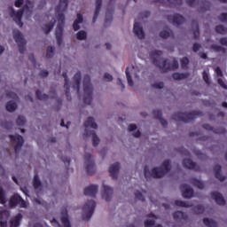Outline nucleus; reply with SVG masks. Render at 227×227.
<instances>
[{
	"label": "nucleus",
	"mask_w": 227,
	"mask_h": 227,
	"mask_svg": "<svg viewBox=\"0 0 227 227\" xmlns=\"http://www.w3.org/2000/svg\"><path fill=\"white\" fill-rule=\"evenodd\" d=\"M68 8V0H59V4L55 8L58 13V26L55 30L57 43L61 46L63 43V29L65 27V12Z\"/></svg>",
	"instance_id": "obj_1"
},
{
	"label": "nucleus",
	"mask_w": 227,
	"mask_h": 227,
	"mask_svg": "<svg viewBox=\"0 0 227 227\" xmlns=\"http://www.w3.org/2000/svg\"><path fill=\"white\" fill-rule=\"evenodd\" d=\"M153 65L158 67L162 72H169V70H176L178 68V60L174 59L172 63L168 59H162V51L154 50L150 53Z\"/></svg>",
	"instance_id": "obj_2"
},
{
	"label": "nucleus",
	"mask_w": 227,
	"mask_h": 227,
	"mask_svg": "<svg viewBox=\"0 0 227 227\" xmlns=\"http://www.w3.org/2000/svg\"><path fill=\"white\" fill-rule=\"evenodd\" d=\"M171 171V161L169 160H166L161 164V167H156L152 169V172H150V169L148 168V166L144 167V176L146 178V180H149V178H162L164 175L167 173H169Z\"/></svg>",
	"instance_id": "obj_3"
},
{
	"label": "nucleus",
	"mask_w": 227,
	"mask_h": 227,
	"mask_svg": "<svg viewBox=\"0 0 227 227\" xmlns=\"http://www.w3.org/2000/svg\"><path fill=\"white\" fill-rule=\"evenodd\" d=\"M84 127H85V132L83 136L85 137H92V145L93 146H98L100 144V138H98V136H97V133H95V130H90L88 129H98L97 122H95V119L93 117H89L87 121L84 122Z\"/></svg>",
	"instance_id": "obj_4"
},
{
	"label": "nucleus",
	"mask_w": 227,
	"mask_h": 227,
	"mask_svg": "<svg viewBox=\"0 0 227 227\" xmlns=\"http://www.w3.org/2000/svg\"><path fill=\"white\" fill-rule=\"evenodd\" d=\"M203 116V113L200 111H193L191 113H181L177 112L173 114V120L176 121H183L184 123H191V121H194L196 118H200Z\"/></svg>",
	"instance_id": "obj_5"
},
{
	"label": "nucleus",
	"mask_w": 227,
	"mask_h": 227,
	"mask_svg": "<svg viewBox=\"0 0 227 227\" xmlns=\"http://www.w3.org/2000/svg\"><path fill=\"white\" fill-rule=\"evenodd\" d=\"M83 104L90 106L93 100V86L91 85V78L89 74L83 77Z\"/></svg>",
	"instance_id": "obj_6"
},
{
	"label": "nucleus",
	"mask_w": 227,
	"mask_h": 227,
	"mask_svg": "<svg viewBox=\"0 0 227 227\" xmlns=\"http://www.w3.org/2000/svg\"><path fill=\"white\" fill-rule=\"evenodd\" d=\"M96 207H97V203L93 200H88L85 203V205L82 207V210L83 212V215H82L83 221H90L91 219V216L95 213Z\"/></svg>",
	"instance_id": "obj_7"
},
{
	"label": "nucleus",
	"mask_w": 227,
	"mask_h": 227,
	"mask_svg": "<svg viewBox=\"0 0 227 227\" xmlns=\"http://www.w3.org/2000/svg\"><path fill=\"white\" fill-rule=\"evenodd\" d=\"M25 10H29V7L26 5L24 8L19 10L18 12H15V9H13V7H9L12 19H13L14 22H16V24L20 26V27H22L24 26V23L22 22V15H24Z\"/></svg>",
	"instance_id": "obj_8"
},
{
	"label": "nucleus",
	"mask_w": 227,
	"mask_h": 227,
	"mask_svg": "<svg viewBox=\"0 0 227 227\" xmlns=\"http://www.w3.org/2000/svg\"><path fill=\"white\" fill-rule=\"evenodd\" d=\"M13 38L16 43H18L20 54H24L26 52V39H24L22 32L19 29L13 30Z\"/></svg>",
	"instance_id": "obj_9"
},
{
	"label": "nucleus",
	"mask_w": 227,
	"mask_h": 227,
	"mask_svg": "<svg viewBox=\"0 0 227 227\" xmlns=\"http://www.w3.org/2000/svg\"><path fill=\"white\" fill-rule=\"evenodd\" d=\"M84 164L87 175H93L96 171L95 169V160H93V156L91 154L85 153L84 154Z\"/></svg>",
	"instance_id": "obj_10"
},
{
	"label": "nucleus",
	"mask_w": 227,
	"mask_h": 227,
	"mask_svg": "<svg viewBox=\"0 0 227 227\" xmlns=\"http://www.w3.org/2000/svg\"><path fill=\"white\" fill-rule=\"evenodd\" d=\"M21 207V208H26V200L20 197L19 194L12 195L9 200V207L10 208H13L14 207Z\"/></svg>",
	"instance_id": "obj_11"
},
{
	"label": "nucleus",
	"mask_w": 227,
	"mask_h": 227,
	"mask_svg": "<svg viewBox=\"0 0 227 227\" xmlns=\"http://www.w3.org/2000/svg\"><path fill=\"white\" fill-rule=\"evenodd\" d=\"M9 137L12 143H15V141L17 142L14 146V152L15 153H19L20 148H22V145H24V137L20 135H9Z\"/></svg>",
	"instance_id": "obj_12"
},
{
	"label": "nucleus",
	"mask_w": 227,
	"mask_h": 227,
	"mask_svg": "<svg viewBox=\"0 0 227 227\" xmlns=\"http://www.w3.org/2000/svg\"><path fill=\"white\" fill-rule=\"evenodd\" d=\"M180 190L183 195V198H185L186 200H190V198H192L194 196V190L189 186V184H183L180 186Z\"/></svg>",
	"instance_id": "obj_13"
},
{
	"label": "nucleus",
	"mask_w": 227,
	"mask_h": 227,
	"mask_svg": "<svg viewBox=\"0 0 227 227\" xmlns=\"http://www.w3.org/2000/svg\"><path fill=\"white\" fill-rule=\"evenodd\" d=\"M168 20L174 26H182L185 22V18L180 14L168 15Z\"/></svg>",
	"instance_id": "obj_14"
},
{
	"label": "nucleus",
	"mask_w": 227,
	"mask_h": 227,
	"mask_svg": "<svg viewBox=\"0 0 227 227\" xmlns=\"http://www.w3.org/2000/svg\"><path fill=\"white\" fill-rule=\"evenodd\" d=\"M183 166L184 168H186V169H192L193 171H201V168L200 166L192 161L191 159H184L183 160Z\"/></svg>",
	"instance_id": "obj_15"
},
{
	"label": "nucleus",
	"mask_w": 227,
	"mask_h": 227,
	"mask_svg": "<svg viewBox=\"0 0 227 227\" xmlns=\"http://www.w3.org/2000/svg\"><path fill=\"white\" fill-rule=\"evenodd\" d=\"M62 77H64L65 80L64 88L66 90V97L70 102L72 100V96H70V80L68 79V74H67V72L62 74Z\"/></svg>",
	"instance_id": "obj_16"
},
{
	"label": "nucleus",
	"mask_w": 227,
	"mask_h": 227,
	"mask_svg": "<svg viewBox=\"0 0 227 227\" xmlns=\"http://www.w3.org/2000/svg\"><path fill=\"white\" fill-rule=\"evenodd\" d=\"M113 192H114L113 188L106 184H103V192H102L103 200H105L107 202L111 201V198H113Z\"/></svg>",
	"instance_id": "obj_17"
},
{
	"label": "nucleus",
	"mask_w": 227,
	"mask_h": 227,
	"mask_svg": "<svg viewBox=\"0 0 227 227\" xmlns=\"http://www.w3.org/2000/svg\"><path fill=\"white\" fill-rule=\"evenodd\" d=\"M133 33H135L136 36H137L139 40H143V38H145V31H143V27L141 26V23L137 21H135L134 23Z\"/></svg>",
	"instance_id": "obj_18"
},
{
	"label": "nucleus",
	"mask_w": 227,
	"mask_h": 227,
	"mask_svg": "<svg viewBox=\"0 0 227 227\" xmlns=\"http://www.w3.org/2000/svg\"><path fill=\"white\" fill-rule=\"evenodd\" d=\"M97 192H98V185L90 184L84 189V195L90 196L91 198H95L97 196Z\"/></svg>",
	"instance_id": "obj_19"
},
{
	"label": "nucleus",
	"mask_w": 227,
	"mask_h": 227,
	"mask_svg": "<svg viewBox=\"0 0 227 227\" xmlns=\"http://www.w3.org/2000/svg\"><path fill=\"white\" fill-rule=\"evenodd\" d=\"M8 217H10L8 210L0 211V227H8Z\"/></svg>",
	"instance_id": "obj_20"
},
{
	"label": "nucleus",
	"mask_w": 227,
	"mask_h": 227,
	"mask_svg": "<svg viewBox=\"0 0 227 227\" xmlns=\"http://www.w3.org/2000/svg\"><path fill=\"white\" fill-rule=\"evenodd\" d=\"M120 171V162H116L109 167V173L113 180L118 178V173Z\"/></svg>",
	"instance_id": "obj_21"
},
{
	"label": "nucleus",
	"mask_w": 227,
	"mask_h": 227,
	"mask_svg": "<svg viewBox=\"0 0 227 227\" xmlns=\"http://www.w3.org/2000/svg\"><path fill=\"white\" fill-rule=\"evenodd\" d=\"M211 196L213 200H215V203H217V205H221L223 207V205H226V200H224V197H223V194L219 193L218 192H211Z\"/></svg>",
	"instance_id": "obj_22"
},
{
	"label": "nucleus",
	"mask_w": 227,
	"mask_h": 227,
	"mask_svg": "<svg viewBox=\"0 0 227 227\" xmlns=\"http://www.w3.org/2000/svg\"><path fill=\"white\" fill-rule=\"evenodd\" d=\"M62 217H61V223L64 224V227H72L70 224V219L68 218V209L67 207H64L61 211Z\"/></svg>",
	"instance_id": "obj_23"
},
{
	"label": "nucleus",
	"mask_w": 227,
	"mask_h": 227,
	"mask_svg": "<svg viewBox=\"0 0 227 227\" xmlns=\"http://www.w3.org/2000/svg\"><path fill=\"white\" fill-rule=\"evenodd\" d=\"M203 129L206 130H211L212 132H215V134H225L226 133V129L221 127L215 129L214 127L210 126V124H204L202 125Z\"/></svg>",
	"instance_id": "obj_24"
},
{
	"label": "nucleus",
	"mask_w": 227,
	"mask_h": 227,
	"mask_svg": "<svg viewBox=\"0 0 227 227\" xmlns=\"http://www.w3.org/2000/svg\"><path fill=\"white\" fill-rule=\"evenodd\" d=\"M74 90H76L77 93L81 91V71H78L74 75Z\"/></svg>",
	"instance_id": "obj_25"
},
{
	"label": "nucleus",
	"mask_w": 227,
	"mask_h": 227,
	"mask_svg": "<svg viewBox=\"0 0 227 227\" xmlns=\"http://www.w3.org/2000/svg\"><path fill=\"white\" fill-rule=\"evenodd\" d=\"M82 22H84V18L82 17V14L78 13L77 18L73 24L74 31H79L81 29V26H79V24H82Z\"/></svg>",
	"instance_id": "obj_26"
},
{
	"label": "nucleus",
	"mask_w": 227,
	"mask_h": 227,
	"mask_svg": "<svg viewBox=\"0 0 227 227\" xmlns=\"http://www.w3.org/2000/svg\"><path fill=\"white\" fill-rule=\"evenodd\" d=\"M173 217L175 221H187L189 216L182 211H176L173 213Z\"/></svg>",
	"instance_id": "obj_27"
},
{
	"label": "nucleus",
	"mask_w": 227,
	"mask_h": 227,
	"mask_svg": "<svg viewBox=\"0 0 227 227\" xmlns=\"http://www.w3.org/2000/svg\"><path fill=\"white\" fill-rule=\"evenodd\" d=\"M101 8H102V0H96V10H95L94 17L92 20L93 24L97 22V19H98V15H100Z\"/></svg>",
	"instance_id": "obj_28"
},
{
	"label": "nucleus",
	"mask_w": 227,
	"mask_h": 227,
	"mask_svg": "<svg viewBox=\"0 0 227 227\" xmlns=\"http://www.w3.org/2000/svg\"><path fill=\"white\" fill-rule=\"evenodd\" d=\"M214 171L215 176L217 180H220V182H224V180H226V177L221 174V165H215Z\"/></svg>",
	"instance_id": "obj_29"
},
{
	"label": "nucleus",
	"mask_w": 227,
	"mask_h": 227,
	"mask_svg": "<svg viewBox=\"0 0 227 227\" xmlns=\"http://www.w3.org/2000/svg\"><path fill=\"white\" fill-rule=\"evenodd\" d=\"M5 109L9 113H13V111L17 110V103H15V101L7 102V104L5 106Z\"/></svg>",
	"instance_id": "obj_30"
},
{
	"label": "nucleus",
	"mask_w": 227,
	"mask_h": 227,
	"mask_svg": "<svg viewBox=\"0 0 227 227\" xmlns=\"http://www.w3.org/2000/svg\"><path fill=\"white\" fill-rule=\"evenodd\" d=\"M20 219H22V215L18 214L12 221H11V226L10 227H18L20 226Z\"/></svg>",
	"instance_id": "obj_31"
},
{
	"label": "nucleus",
	"mask_w": 227,
	"mask_h": 227,
	"mask_svg": "<svg viewBox=\"0 0 227 227\" xmlns=\"http://www.w3.org/2000/svg\"><path fill=\"white\" fill-rule=\"evenodd\" d=\"M192 27H195V29L193 30V38L195 40H198V38H200V25L196 20H193Z\"/></svg>",
	"instance_id": "obj_32"
},
{
	"label": "nucleus",
	"mask_w": 227,
	"mask_h": 227,
	"mask_svg": "<svg viewBox=\"0 0 227 227\" xmlns=\"http://www.w3.org/2000/svg\"><path fill=\"white\" fill-rule=\"evenodd\" d=\"M54 24H56V21H51L43 27V31H44L45 35H49V33L52 31L54 28Z\"/></svg>",
	"instance_id": "obj_33"
},
{
	"label": "nucleus",
	"mask_w": 227,
	"mask_h": 227,
	"mask_svg": "<svg viewBox=\"0 0 227 227\" xmlns=\"http://www.w3.org/2000/svg\"><path fill=\"white\" fill-rule=\"evenodd\" d=\"M189 74H184V73H174L172 74V78L175 80V81H182V79H187Z\"/></svg>",
	"instance_id": "obj_34"
},
{
	"label": "nucleus",
	"mask_w": 227,
	"mask_h": 227,
	"mask_svg": "<svg viewBox=\"0 0 227 227\" xmlns=\"http://www.w3.org/2000/svg\"><path fill=\"white\" fill-rule=\"evenodd\" d=\"M203 223L207 227H217V222H215L214 219L204 218Z\"/></svg>",
	"instance_id": "obj_35"
},
{
	"label": "nucleus",
	"mask_w": 227,
	"mask_h": 227,
	"mask_svg": "<svg viewBox=\"0 0 227 227\" xmlns=\"http://www.w3.org/2000/svg\"><path fill=\"white\" fill-rule=\"evenodd\" d=\"M0 204L4 205L6 204V192L2 185H0Z\"/></svg>",
	"instance_id": "obj_36"
},
{
	"label": "nucleus",
	"mask_w": 227,
	"mask_h": 227,
	"mask_svg": "<svg viewBox=\"0 0 227 227\" xmlns=\"http://www.w3.org/2000/svg\"><path fill=\"white\" fill-rule=\"evenodd\" d=\"M171 35H173V30H171L170 28L160 32V38H163L164 40H166V38H169Z\"/></svg>",
	"instance_id": "obj_37"
},
{
	"label": "nucleus",
	"mask_w": 227,
	"mask_h": 227,
	"mask_svg": "<svg viewBox=\"0 0 227 227\" xmlns=\"http://www.w3.org/2000/svg\"><path fill=\"white\" fill-rule=\"evenodd\" d=\"M34 189H40L42 187V182L40 181V177H38V174H35L33 180Z\"/></svg>",
	"instance_id": "obj_38"
},
{
	"label": "nucleus",
	"mask_w": 227,
	"mask_h": 227,
	"mask_svg": "<svg viewBox=\"0 0 227 227\" xmlns=\"http://www.w3.org/2000/svg\"><path fill=\"white\" fill-rule=\"evenodd\" d=\"M175 205H176V207H183L184 208H191V207H192V204L183 200H176Z\"/></svg>",
	"instance_id": "obj_39"
},
{
	"label": "nucleus",
	"mask_w": 227,
	"mask_h": 227,
	"mask_svg": "<svg viewBox=\"0 0 227 227\" xmlns=\"http://www.w3.org/2000/svg\"><path fill=\"white\" fill-rule=\"evenodd\" d=\"M193 212L197 215H200L205 212V207L201 205H197L193 207Z\"/></svg>",
	"instance_id": "obj_40"
},
{
	"label": "nucleus",
	"mask_w": 227,
	"mask_h": 227,
	"mask_svg": "<svg viewBox=\"0 0 227 227\" xmlns=\"http://www.w3.org/2000/svg\"><path fill=\"white\" fill-rule=\"evenodd\" d=\"M35 97L36 98H38V100H47L49 98V95L42 94V91H40V90H37L35 91Z\"/></svg>",
	"instance_id": "obj_41"
},
{
	"label": "nucleus",
	"mask_w": 227,
	"mask_h": 227,
	"mask_svg": "<svg viewBox=\"0 0 227 227\" xmlns=\"http://www.w3.org/2000/svg\"><path fill=\"white\" fill-rule=\"evenodd\" d=\"M215 31L219 33V35H226L227 27L223 25H218L215 27Z\"/></svg>",
	"instance_id": "obj_42"
},
{
	"label": "nucleus",
	"mask_w": 227,
	"mask_h": 227,
	"mask_svg": "<svg viewBox=\"0 0 227 227\" xmlns=\"http://www.w3.org/2000/svg\"><path fill=\"white\" fill-rule=\"evenodd\" d=\"M192 184L195 185V187H198V189H205V184L203 182L198 179H192Z\"/></svg>",
	"instance_id": "obj_43"
},
{
	"label": "nucleus",
	"mask_w": 227,
	"mask_h": 227,
	"mask_svg": "<svg viewBox=\"0 0 227 227\" xmlns=\"http://www.w3.org/2000/svg\"><path fill=\"white\" fill-rule=\"evenodd\" d=\"M211 49L212 51H215V52H223V54L226 53V49H224L223 46L213 44L211 45Z\"/></svg>",
	"instance_id": "obj_44"
},
{
	"label": "nucleus",
	"mask_w": 227,
	"mask_h": 227,
	"mask_svg": "<svg viewBox=\"0 0 227 227\" xmlns=\"http://www.w3.org/2000/svg\"><path fill=\"white\" fill-rule=\"evenodd\" d=\"M16 123L19 127H24V125H26V117H24V115H20L16 121Z\"/></svg>",
	"instance_id": "obj_45"
},
{
	"label": "nucleus",
	"mask_w": 227,
	"mask_h": 227,
	"mask_svg": "<svg viewBox=\"0 0 227 227\" xmlns=\"http://www.w3.org/2000/svg\"><path fill=\"white\" fill-rule=\"evenodd\" d=\"M125 72L129 86H134V81H132V77L130 76V71L129 70V67L126 68Z\"/></svg>",
	"instance_id": "obj_46"
},
{
	"label": "nucleus",
	"mask_w": 227,
	"mask_h": 227,
	"mask_svg": "<svg viewBox=\"0 0 227 227\" xmlns=\"http://www.w3.org/2000/svg\"><path fill=\"white\" fill-rule=\"evenodd\" d=\"M106 24H109V22H113V11H107L106 13V19H105Z\"/></svg>",
	"instance_id": "obj_47"
},
{
	"label": "nucleus",
	"mask_w": 227,
	"mask_h": 227,
	"mask_svg": "<svg viewBox=\"0 0 227 227\" xmlns=\"http://www.w3.org/2000/svg\"><path fill=\"white\" fill-rule=\"evenodd\" d=\"M87 36H88V35L86 34V31H84V30L79 31L76 34L77 40H86Z\"/></svg>",
	"instance_id": "obj_48"
},
{
	"label": "nucleus",
	"mask_w": 227,
	"mask_h": 227,
	"mask_svg": "<svg viewBox=\"0 0 227 227\" xmlns=\"http://www.w3.org/2000/svg\"><path fill=\"white\" fill-rule=\"evenodd\" d=\"M153 114L156 120L162 119V111L156 109L153 111Z\"/></svg>",
	"instance_id": "obj_49"
},
{
	"label": "nucleus",
	"mask_w": 227,
	"mask_h": 227,
	"mask_svg": "<svg viewBox=\"0 0 227 227\" xmlns=\"http://www.w3.org/2000/svg\"><path fill=\"white\" fill-rule=\"evenodd\" d=\"M54 56V47L49 46L46 50V58H52Z\"/></svg>",
	"instance_id": "obj_50"
},
{
	"label": "nucleus",
	"mask_w": 227,
	"mask_h": 227,
	"mask_svg": "<svg viewBox=\"0 0 227 227\" xmlns=\"http://www.w3.org/2000/svg\"><path fill=\"white\" fill-rule=\"evenodd\" d=\"M188 66H189V59L187 57H184L181 59V67L182 68H187Z\"/></svg>",
	"instance_id": "obj_51"
},
{
	"label": "nucleus",
	"mask_w": 227,
	"mask_h": 227,
	"mask_svg": "<svg viewBox=\"0 0 227 227\" xmlns=\"http://www.w3.org/2000/svg\"><path fill=\"white\" fill-rule=\"evenodd\" d=\"M2 127H4V129H6V130H10V129L13 127V123L10 121H4L2 122Z\"/></svg>",
	"instance_id": "obj_52"
},
{
	"label": "nucleus",
	"mask_w": 227,
	"mask_h": 227,
	"mask_svg": "<svg viewBox=\"0 0 227 227\" xmlns=\"http://www.w3.org/2000/svg\"><path fill=\"white\" fill-rule=\"evenodd\" d=\"M135 198L140 201H145V196H143V193H141L139 191L136 192Z\"/></svg>",
	"instance_id": "obj_53"
},
{
	"label": "nucleus",
	"mask_w": 227,
	"mask_h": 227,
	"mask_svg": "<svg viewBox=\"0 0 227 227\" xmlns=\"http://www.w3.org/2000/svg\"><path fill=\"white\" fill-rule=\"evenodd\" d=\"M202 75L206 84H210V78L208 77V74L207 73V71H203Z\"/></svg>",
	"instance_id": "obj_54"
},
{
	"label": "nucleus",
	"mask_w": 227,
	"mask_h": 227,
	"mask_svg": "<svg viewBox=\"0 0 227 227\" xmlns=\"http://www.w3.org/2000/svg\"><path fill=\"white\" fill-rule=\"evenodd\" d=\"M167 2L175 6H180V4H182V0H167Z\"/></svg>",
	"instance_id": "obj_55"
},
{
	"label": "nucleus",
	"mask_w": 227,
	"mask_h": 227,
	"mask_svg": "<svg viewBox=\"0 0 227 227\" xmlns=\"http://www.w3.org/2000/svg\"><path fill=\"white\" fill-rule=\"evenodd\" d=\"M153 88H155L156 90H162V88H164V82H160L157 83H153Z\"/></svg>",
	"instance_id": "obj_56"
},
{
	"label": "nucleus",
	"mask_w": 227,
	"mask_h": 227,
	"mask_svg": "<svg viewBox=\"0 0 227 227\" xmlns=\"http://www.w3.org/2000/svg\"><path fill=\"white\" fill-rule=\"evenodd\" d=\"M219 20L221 22H227V13L223 12L222 14H220V16L218 17Z\"/></svg>",
	"instance_id": "obj_57"
},
{
	"label": "nucleus",
	"mask_w": 227,
	"mask_h": 227,
	"mask_svg": "<svg viewBox=\"0 0 227 227\" xmlns=\"http://www.w3.org/2000/svg\"><path fill=\"white\" fill-rule=\"evenodd\" d=\"M145 227H153V226H155V221L153 220H146L145 222Z\"/></svg>",
	"instance_id": "obj_58"
},
{
	"label": "nucleus",
	"mask_w": 227,
	"mask_h": 227,
	"mask_svg": "<svg viewBox=\"0 0 227 227\" xmlns=\"http://www.w3.org/2000/svg\"><path fill=\"white\" fill-rule=\"evenodd\" d=\"M179 151L182 153V155H186L187 157H191V153H189L187 149H184V147H181Z\"/></svg>",
	"instance_id": "obj_59"
},
{
	"label": "nucleus",
	"mask_w": 227,
	"mask_h": 227,
	"mask_svg": "<svg viewBox=\"0 0 227 227\" xmlns=\"http://www.w3.org/2000/svg\"><path fill=\"white\" fill-rule=\"evenodd\" d=\"M200 49H201V44H200L198 43H194L193 46H192L193 52H198V51H200Z\"/></svg>",
	"instance_id": "obj_60"
},
{
	"label": "nucleus",
	"mask_w": 227,
	"mask_h": 227,
	"mask_svg": "<svg viewBox=\"0 0 227 227\" xmlns=\"http://www.w3.org/2000/svg\"><path fill=\"white\" fill-rule=\"evenodd\" d=\"M104 79H105V81L111 82V81H113V75H111L109 73H106L104 74Z\"/></svg>",
	"instance_id": "obj_61"
},
{
	"label": "nucleus",
	"mask_w": 227,
	"mask_h": 227,
	"mask_svg": "<svg viewBox=\"0 0 227 227\" xmlns=\"http://www.w3.org/2000/svg\"><path fill=\"white\" fill-rule=\"evenodd\" d=\"M22 4H24V0H16L14 3L16 8H21Z\"/></svg>",
	"instance_id": "obj_62"
},
{
	"label": "nucleus",
	"mask_w": 227,
	"mask_h": 227,
	"mask_svg": "<svg viewBox=\"0 0 227 227\" xmlns=\"http://www.w3.org/2000/svg\"><path fill=\"white\" fill-rule=\"evenodd\" d=\"M61 160L64 162V164H67V166H70V158L67 156H63L61 158Z\"/></svg>",
	"instance_id": "obj_63"
},
{
	"label": "nucleus",
	"mask_w": 227,
	"mask_h": 227,
	"mask_svg": "<svg viewBox=\"0 0 227 227\" xmlns=\"http://www.w3.org/2000/svg\"><path fill=\"white\" fill-rule=\"evenodd\" d=\"M219 42L221 45H224L225 47H227V37L221 38Z\"/></svg>",
	"instance_id": "obj_64"
}]
</instances>
